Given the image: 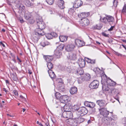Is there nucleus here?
I'll return each mask as SVG.
<instances>
[{
  "mask_svg": "<svg viewBox=\"0 0 126 126\" xmlns=\"http://www.w3.org/2000/svg\"><path fill=\"white\" fill-rule=\"evenodd\" d=\"M36 22L38 26L37 28H39L41 30H43L45 28V25L41 17H40L37 18Z\"/></svg>",
  "mask_w": 126,
  "mask_h": 126,
  "instance_id": "nucleus-1",
  "label": "nucleus"
},
{
  "mask_svg": "<svg viewBox=\"0 0 126 126\" xmlns=\"http://www.w3.org/2000/svg\"><path fill=\"white\" fill-rule=\"evenodd\" d=\"M76 111L79 113L80 116H83L86 114L88 112V110L85 107H81L76 109Z\"/></svg>",
  "mask_w": 126,
  "mask_h": 126,
  "instance_id": "nucleus-2",
  "label": "nucleus"
},
{
  "mask_svg": "<svg viewBox=\"0 0 126 126\" xmlns=\"http://www.w3.org/2000/svg\"><path fill=\"white\" fill-rule=\"evenodd\" d=\"M112 119L110 117H108L107 116L103 117L102 119L103 122L106 124V126H110V123Z\"/></svg>",
  "mask_w": 126,
  "mask_h": 126,
  "instance_id": "nucleus-3",
  "label": "nucleus"
},
{
  "mask_svg": "<svg viewBox=\"0 0 126 126\" xmlns=\"http://www.w3.org/2000/svg\"><path fill=\"white\" fill-rule=\"evenodd\" d=\"M79 22L80 25L84 27L88 26L90 23L89 20L86 18H82Z\"/></svg>",
  "mask_w": 126,
  "mask_h": 126,
  "instance_id": "nucleus-4",
  "label": "nucleus"
},
{
  "mask_svg": "<svg viewBox=\"0 0 126 126\" xmlns=\"http://www.w3.org/2000/svg\"><path fill=\"white\" fill-rule=\"evenodd\" d=\"M99 84V81L96 80H94L90 84L89 87L92 89H95L98 87Z\"/></svg>",
  "mask_w": 126,
  "mask_h": 126,
  "instance_id": "nucleus-5",
  "label": "nucleus"
},
{
  "mask_svg": "<svg viewBox=\"0 0 126 126\" xmlns=\"http://www.w3.org/2000/svg\"><path fill=\"white\" fill-rule=\"evenodd\" d=\"M99 110L100 114L104 117L108 116L109 114V112L105 108H102Z\"/></svg>",
  "mask_w": 126,
  "mask_h": 126,
  "instance_id": "nucleus-6",
  "label": "nucleus"
},
{
  "mask_svg": "<svg viewBox=\"0 0 126 126\" xmlns=\"http://www.w3.org/2000/svg\"><path fill=\"white\" fill-rule=\"evenodd\" d=\"M69 97L67 95H62L60 99V100L61 103H65L68 102Z\"/></svg>",
  "mask_w": 126,
  "mask_h": 126,
  "instance_id": "nucleus-7",
  "label": "nucleus"
},
{
  "mask_svg": "<svg viewBox=\"0 0 126 126\" xmlns=\"http://www.w3.org/2000/svg\"><path fill=\"white\" fill-rule=\"evenodd\" d=\"M45 33L43 31V30L39 28H36L35 30V34L38 36H40L45 34Z\"/></svg>",
  "mask_w": 126,
  "mask_h": 126,
  "instance_id": "nucleus-8",
  "label": "nucleus"
},
{
  "mask_svg": "<svg viewBox=\"0 0 126 126\" xmlns=\"http://www.w3.org/2000/svg\"><path fill=\"white\" fill-rule=\"evenodd\" d=\"M82 4V2L81 0H76L73 7L75 8H78L80 7Z\"/></svg>",
  "mask_w": 126,
  "mask_h": 126,
  "instance_id": "nucleus-9",
  "label": "nucleus"
},
{
  "mask_svg": "<svg viewBox=\"0 0 126 126\" xmlns=\"http://www.w3.org/2000/svg\"><path fill=\"white\" fill-rule=\"evenodd\" d=\"M75 46L73 44H71L67 45L65 47V50L68 52L72 51L75 48Z\"/></svg>",
  "mask_w": 126,
  "mask_h": 126,
  "instance_id": "nucleus-10",
  "label": "nucleus"
},
{
  "mask_svg": "<svg viewBox=\"0 0 126 126\" xmlns=\"http://www.w3.org/2000/svg\"><path fill=\"white\" fill-rule=\"evenodd\" d=\"M69 123L72 126H77L78 124L77 118L73 119L70 120Z\"/></svg>",
  "mask_w": 126,
  "mask_h": 126,
  "instance_id": "nucleus-11",
  "label": "nucleus"
},
{
  "mask_svg": "<svg viewBox=\"0 0 126 126\" xmlns=\"http://www.w3.org/2000/svg\"><path fill=\"white\" fill-rule=\"evenodd\" d=\"M68 58L70 59L73 60H75L77 59L76 54L72 52L69 53Z\"/></svg>",
  "mask_w": 126,
  "mask_h": 126,
  "instance_id": "nucleus-12",
  "label": "nucleus"
},
{
  "mask_svg": "<svg viewBox=\"0 0 126 126\" xmlns=\"http://www.w3.org/2000/svg\"><path fill=\"white\" fill-rule=\"evenodd\" d=\"M76 44L79 47H81L84 45L83 41L79 39H76L75 41Z\"/></svg>",
  "mask_w": 126,
  "mask_h": 126,
  "instance_id": "nucleus-13",
  "label": "nucleus"
},
{
  "mask_svg": "<svg viewBox=\"0 0 126 126\" xmlns=\"http://www.w3.org/2000/svg\"><path fill=\"white\" fill-rule=\"evenodd\" d=\"M78 63L79 66L81 68L84 66L85 63L84 60L82 59H80L79 60Z\"/></svg>",
  "mask_w": 126,
  "mask_h": 126,
  "instance_id": "nucleus-14",
  "label": "nucleus"
},
{
  "mask_svg": "<svg viewBox=\"0 0 126 126\" xmlns=\"http://www.w3.org/2000/svg\"><path fill=\"white\" fill-rule=\"evenodd\" d=\"M78 91L77 88L76 87H73L71 88L70 90V92L72 94H76Z\"/></svg>",
  "mask_w": 126,
  "mask_h": 126,
  "instance_id": "nucleus-15",
  "label": "nucleus"
},
{
  "mask_svg": "<svg viewBox=\"0 0 126 126\" xmlns=\"http://www.w3.org/2000/svg\"><path fill=\"white\" fill-rule=\"evenodd\" d=\"M64 3V2L63 0H61L58 1L57 4L59 7L61 9H63L64 8L63 6Z\"/></svg>",
  "mask_w": 126,
  "mask_h": 126,
  "instance_id": "nucleus-16",
  "label": "nucleus"
},
{
  "mask_svg": "<svg viewBox=\"0 0 126 126\" xmlns=\"http://www.w3.org/2000/svg\"><path fill=\"white\" fill-rule=\"evenodd\" d=\"M54 54L57 58H60L62 56L61 51L56 49L54 51Z\"/></svg>",
  "mask_w": 126,
  "mask_h": 126,
  "instance_id": "nucleus-17",
  "label": "nucleus"
},
{
  "mask_svg": "<svg viewBox=\"0 0 126 126\" xmlns=\"http://www.w3.org/2000/svg\"><path fill=\"white\" fill-rule=\"evenodd\" d=\"M96 103L100 107H102L105 105V101L103 100H99L97 101Z\"/></svg>",
  "mask_w": 126,
  "mask_h": 126,
  "instance_id": "nucleus-18",
  "label": "nucleus"
},
{
  "mask_svg": "<svg viewBox=\"0 0 126 126\" xmlns=\"http://www.w3.org/2000/svg\"><path fill=\"white\" fill-rule=\"evenodd\" d=\"M71 72L72 73H75L76 74L77 73L80 75H83L84 73L83 70L82 69H80L78 71L77 70L76 72V70H75V71H71Z\"/></svg>",
  "mask_w": 126,
  "mask_h": 126,
  "instance_id": "nucleus-19",
  "label": "nucleus"
},
{
  "mask_svg": "<svg viewBox=\"0 0 126 126\" xmlns=\"http://www.w3.org/2000/svg\"><path fill=\"white\" fill-rule=\"evenodd\" d=\"M102 89L103 91H107L108 93H110V89L109 88L107 85H103L102 86Z\"/></svg>",
  "mask_w": 126,
  "mask_h": 126,
  "instance_id": "nucleus-20",
  "label": "nucleus"
},
{
  "mask_svg": "<svg viewBox=\"0 0 126 126\" xmlns=\"http://www.w3.org/2000/svg\"><path fill=\"white\" fill-rule=\"evenodd\" d=\"M110 94L111 95H114L117 94L118 93V90L115 89H113L111 90H110Z\"/></svg>",
  "mask_w": 126,
  "mask_h": 126,
  "instance_id": "nucleus-21",
  "label": "nucleus"
},
{
  "mask_svg": "<svg viewBox=\"0 0 126 126\" xmlns=\"http://www.w3.org/2000/svg\"><path fill=\"white\" fill-rule=\"evenodd\" d=\"M58 89L61 92H63L65 90L63 84L58 85Z\"/></svg>",
  "mask_w": 126,
  "mask_h": 126,
  "instance_id": "nucleus-22",
  "label": "nucleus"
},
{
  "mask_svg": "<svg viewBox=\"0 0 126 126\" xmlns=\"http://www.w3.org/2000/svg\"><path fill=\"white\" fill-rule=\"evenodd\" d=\"M48 73L49 77L51 78L52 79L55 77V75L52 70H48Z\"/></svg>",
  "mask_w": 126,
  "mask_h": 126,
  "instance_id": "nucleus-23",
  "label": "nucleus"
},
{
  "mask_svg": "<svg viewBox=\"0 0 126 126\" xmlns=\"http://www.w3.org/2000/svg\"><path fill=\"white\" fill-rule=\"evenodd\" d=\"M109 80L110 81V82H109V81L110 82V81H109L108 80V81H107V84H108L110 86H113L115 85L116 84L115 82L112 80L111 79H109Z\"/></svg>",
  "mask_w": 126,
  "mask_h": 126,
  "instance_id": "nucleus-24",
  "label": "nucleus"
},
{
  "mask_svg": "<svg viewBox=\"0 0 126 126\" xmlns=\"http://www.w3.org/2000/svg\"><path fill=\"white\" fill-rule=\"evenodd\" d=\"M90 14V13L89 12L86 13L85 12L83 13H81L80 14V16L81 17V18H85V17H87Z\"/></svg>",
  "mask_w": 126,
  "mask_h": 126,
  "instance_id": "nucleus-25",
  "label": "nucleus"
},
{
  "mask_svg": "<svg viewBox=\"0 0 126 126\" xmlns=\"http://www.w3.org/2000/svg\"><path fill=\"white\" fill-rule=\"evenodd\" d=\"M107 21L110 23L113 22L114 21V18L112 16H107Z\"/></svg>",
  "mask_w": 126,
  "mask_h": 126,
  "instance_id": "nucleus-26",
  "label": "nucleus"
},
{
  "mask_svg": "<svg viewBox=\"0 0 126 126\" xmlns=\"http://www.w3.org/2000/svg\"><path fill=\"white\" fill-rule=\"evenodd\" d=\"M60 40L62 42H64L67 40V37L63 36H60L59 37Z\"/></svg>",
  "mask_w": 126,
  "mask_h": 126,
  "instance_id": "nucleus-27",
  "label": "nucleus"
},
{
  "mask_svg": "<svg viewBox=\"0 0 126 126\" xmlns=\"http://www.w3.org/2000/svg\"><path fill=\"white\" fill-rule=\"evenodd\" d=\"M24 2L27 6L30 7L33 5V4L31 3L29 0H24Z\"/></svg>",
  "mask_w": 126,
  "mask_h": 126,
  "instance_id": "nucleus-28",
  "label": "nucleus"
},
{
  "mask_svg": "<svg viewBox=\"0 0 126 126\" xmlns=\"http://www.w3.org/2000/svg\"><path fill=\"white\" fill-rule=\"evenodd\" d=\"M70 107H69V106L67 105V104H66L64 107V110L65 111H70Z\"/></svg>",
  "mask_w": 126,
  "mask_h": 126,
  "instance_id": "nucleus-29",
  "label": "nucleus"
},
{
  "mask_svg": "<svg viewBox=\"0 0 126 126\" xmlns=\"http://www.w3.org/2000/svg\"><path fill=\"white\" fill-rule=\"evenodd\" d=\"M31 15L30 13H28L25 14L24 17L26 19L29 20L31 18Z\"/></svg>",
  "mask_w": 126,
  "mask_h": 126,
  "instance_id": "nucleus-30",
  "label": "nucleus"
},
{
  "mask_svg": "<svg viewBox=\"0 0 126 126\" xmlns=\"http://www.w3.org/2000/svg\"><path fill=\"white\" fill-rule=\"evenodd\" d=\"M64 45L63 44H61L56 49L61 51L64 48Z\"/></svg>",
  "mask_w": 126,
  "mask_h": 126,
  "instance_id": "nucleus-31",
  "label": "nucleus"
},
{
  "mask_svg": "<svg viewBox=\"0 0 126 126\" xmlns=\"http://www.w3.org/2000/svg\"><path fill=\"white\" fill-rule=\"evenodd\" d=\"M67 112V118L70 119L72 118L73 117V114L70 111H68Z\"/></svg>",
  "mask_w": 126,
  "mask_h": 126,
  "instance_id": "nucleus-32",
  "label": "nucleus"
},
{
  "mask_svg": "<svg viewBox=\"0 0 126 126\" xmlns=\"http://www.w3.org/2000/svg\"><path fill=\"white\" fill-rule=\"evenodd\" d=\"M55 96L56 98L60 100V99L62 95H61V94L58 92H56L55 94Z\"/></svg>",
  "mask_w": 126,
  "mask_h": 126,
  "instance_id": "nucleus-33",
  "label": "nucleus"
},
{
  "mask_svg": "<svg viewBox=\"0 0 126 126\" xmlns=\"http://www.w3.org/2000/svg\"><path fill=\"white\" fill-rule=\"evenodd\" d=\"M12 78L14 81H16L18 79L15 73H14L12 74Z\"/></svg>",
  "mask_w": 126,
  "mask_h": 126,
  "instance_id": "nucleus-34",
  "label": "nucleus"
},
{
  "mask_svg": "<svg viewBox=\"0 0 126 126\" xmlns=\"http://www.w3.org/2000/svg\"><path fill=\"white\" fill-rule=\"evenodd\" d=\"M53 65L52 63L50 62H48V68L49 70H50L51 69L53 68Z\"/></svg>",
  "mask_w": 126,
  "mask_h": 126,
  "instance_id": "nucleus-35",
  "label": "nucleus"
},
{
  "mask_svg": "<svg viewBox=\"0 0 126 126\" xmlns=\"http://www.w3.org/2000/svg\"><path fill=\"white\" fill-rule=\"evenodd\" d=\"M100 20L101 22L106 23H107V16L106 17H104L102 19V18L101 17Z\"/></svg>",
  "mask_w": 126,
  "mask_h": 126,
  "instance_id": "nucleus-36",
  "label": "nucleus"
},
{
  "mask_svg": "<svg viewBox=\"0 0 126 126\" xmlns=\"http://www.w3.org/2000/svg\"><path fill=\"white\" fill-rule=\"evenodd\" d=\"M77 119L78 124L81 123L84 121V119L82 118L79 117L77 118Z\"/></svg>",
  "mask_w": 126,
  "mask_h": 126,
  "instance_id": "nucleus-37",
  "label": "nucleus"
},
{
  "mask_svg": "<svg viewBox=\"0 0 126 126\" xmlns=\"http://www.w3.org/2000/svg\"><path fill=\"white\" fill-rule=\"evenodd\" d=\"M67 112L64 111L62 114V115L63 117L67 118Z\"/></svg>",
  "mask_w": 126,
  "mask_h": 126,
  "instance_id": "nucleus-38",
  "label": "nucleus"
},
{
  "mask_svg": "<svg viewBox=\"0 0 126 126\" xmlns=\"http://www.w3.org/2000/svg\"><path fill=\"white\" fill-rule=\"evenodd\" d=\"M113 5L115 7H116L117 6L118 4V0H113Z\"/></svg>",
  "mask_w": 126,
  "mask_h": 126,
  "instance_id": "nucleus-39",
  "label": "nucleus"
},
{
  "mask_svg": "<svg viewBox=\"0 0 126 126\" xmlns=\"http://www.w3.org/2000/svg\"><path fill=\"white\" fill-rule=\"evenodd\" d=\"M53 59V57L52 55H48V61L49 62L52 61Z\"/></svg>",
  "mask_w": 126,
  "mask_h": 126,
  "instance_id": "nucleus-40",
  "label": "nucleus"
},
{
  "mask_svg": "<svg viewBox=\"0 0 126 126\" xmlns=\"http://www.w3.org/2000/svg\"><path fill=\"white\" fill-rule=\"evenodd\" d=\"M120 70L121 72V73L120 75V77L121 79L123 78L125 76V74L122 71L121 69Z\"/></svg>",
  "mask_w": 126,
  "mask_h": 126,
  "instance_id": "nucleus-41",
  "label": "nucleus"
},
{
  "mask_svg": "<svg viewBox=\"0 0 126 126\" xmlns=\"http://www.w3.org/2000/svg\"><path fill=\"white\" fill-rule=\"evenodd\" d=\"M54 0H48V4L50 5H52Z\"/></svg>",
  "mask_w": 126,
  "mask_h": 126,
  "instance_id": "nucleus-42",
  "label": "nucleus"
},
{
  "mask_svg": "<svg viewBox=\"0 0 126 126\" xmlns=\"http://www.w3.org/2000/svg\"><path fill=\"white\" fill-rule=\"evenodd\" d=\"M53 38L51 32L50 33H48V39H51Z\"/></svg>",
  "mask_w": 126,
  "mask_h": 126,
  "instance_id": "nucleus-43",
  "label": "nucleus"
},
{
  "mask_svg": "<svg viewBox=\"0 0 126 126\" xmlns=\"http://www.w3.org/2000/svg\"><path fill=\"white\" fill-rule=\"evenodd\" d=\"M57 81L58 83H61V84H63V82L62 79L59 78L58 79Z\"/></svg>",
  "mask_w": 126,
  "mask_h": 126,
  "instance_id": "nucleus-44",
  "label": "nucleus"
},
{
  "mask_svg": "<svg viewBox=\"0 0 126 126\" xmlns=\"http://www.w3.org/2000/svg\"><path fill=\"white\" fill-rule=\"evenodd\" d=\"M13 93L16 96H17L18 95V92L16 90H14L13 91Z\"/></svg>",
  "mask_w": 126,
  "mask_h": 126,
  "instance_id": "nucleus-45",
  "label": "nucleus"
},
{
  "mask_svg": "<svg viewBox=\"0 0 126 126\" xmlns=\"http://www.w3.org/2000/svg\"><path fill=\"white\" fill-rule=\"evenodd\" d=\"M43 57L44 59L46 61V62H47L46 64L47 65V55H44L43 54Z\"/></svg>",
  "mask_w": 126,
  "mask_h": 126,
  "instance_id": "nucleus-46",
  "label": "nucleus"
},
{
  "mask_svg": "<svg viewBox=\"0 0 126 126\" xmlns=\"http://www.w3.org/2000/svg\"><path fill=\"white\" fill-rule=\"evenodd\" d=\"M52 34V35L53 37H56L57 36V34L55 32H51Z\"/></svg>",
  "mask_w": 126,
  "mask_h": 126,
  "instance_id": "nucleus-47",
  "label": "nucleus"
},
{
  "mask_svg": "<svg viewBox=\"0 0 126 126\" xmlns=\"http://www.w3.org/2000/svg\"><path fill=\"white\" fill-rule=\"evenodd\" d=\"M85 60L88 63H90L91 62V59L88 58H85Z\"/></svg>",
  "mask_w": 126,
  "mask_h": 126,
  "instance_id": "nucleus-48",
  "label": "nucleus"
},
{
  "mask_svg": "<svg viewBox=\"0 0 126 126\" xmlns=\"http://www.w3.org/2000/svg\"><path fill=\"white\" fill-rule=\"evenodd\" d=\"M126 10V5H125L124 6L123 8V9L122 10V11L123 12H125Z\"/></svg>",
  "mask_w": 126,
  "mask_h": 126,
  "instance_id": "nucleus-49",
  "label": "nucleus"
},
{
  "mask_svg": "<svg viewBox=\"0 0 126 126\" xmlns=\"http://www.w3.org/2000/svg\"><path fill=\"white\" fill-rule=\"evenodd\" d=\"M114 53L116 54L118 56H122V55L121 54H120L118 53L117 52H116L115 51H114Z\"/></svg>",
  "mask_w": 126,
  "mask_h": 126,
  "instance_id": "nucleus-50",
  "label": "nucleus"
},
{
  "mask_svg": "<svg viewBox=\"0 0 126 126\" xmlns=\"http://www.w3.org/2000/svg\"><path fill=\"white\" fill-rule=\"evenodd\" d=\"M95 60L94 59V60H91V62L90 63L94 64L95 63Z\"/></svg>",
  "mask_w": 126,
  "mask_h": 126,
  "instance_id": "nucleus-51",
  "label": "nucleus"
},
{
  "mask_svg": "<svg viewBox=\"0 0 126 126\" xmlns=\"http://www.w3.org/2000/svg\"><path fill=\"white\" fill-rule=\"evenodd\" d=\"M100 70L99 68L98 67H96L94 69L93 71H94L96 72L97 71H98L99 70Z\"/></svg>",
  "mask_w": 126,
  "mask_h": 126,
  "instance_id": "nucleus-52",
  "label": "nucleus"
},
{
  "mask_svg": "<svg viewBox=\"0 0 126 126\" xmlns=\"http://www.w3.org/2000/svg\"><path fill=\"white\" fill-rule=\"evenodd\" d=\"M94 28L100 30L101 28V27L100 26H98L97 25Z\"/></svg>",
  "mask_w": 126,
  "mask_h": 126,
  "instance_id": "nucleus-53",
  "label": "nucleus"
},
{
  "mask_svg": "<svg viewBox=\"0 0 126 126\" xmlns=\"http://www.w3.org/2000/svg\"><path fill=\"white\" fill-rule=\"evenodd\" d=\"M10 52V54L11 56L14 58H15V54H14L11 53V52Z\"/></svg>",
  "mask_w": 126,
  "mask_h": 126,
  "instance_id": "nucleus-54",
  "label": "nucleus"
},
{
  "mask_svg": "<svg viewBox=\"0 0 126 126\" xmlns=\"http://www.w3.org/2000/svg\"><path fill=\"white\" fill-rule=\"evenodd\" d=\"M90 104L91 105V108H94L95 105V104L94 103H90Z\"/></svg>",
  "mask_w": 126,
  "mask_h": 126,
  "instance_id": "nucleus-55",
  "label": "nucleus"
},
{
  "mask_svg": "<svg viewBox=\"0 0 126 126\" xmlns=\"http://www.w3.org/2000/svg\"><path fill=\"white\" fill-rule=\"evenodd\" d=\"M87 77V78H88L87 79L88 80L89 79H90L91 78L90 75L89 74H86V76L85 77Z\"/></svg>",
  "mask_w": 126,
  "mask_h": 126,
  "instance_id": "nucleus-56",
  "label": "nucleus"
},
{
  "mask_svg": "<svg viewBox=\"0 0 126 126\" xmlns=\"http://www.w3.org/2000/svg\"><path fill=\"white\" fill-rule=\"evenodd\" d=\"M102 35L106 37H108V34H107L106 33L104 32H103L102 33Z\"/></svg>",
  "mask_w": 126,
  "mask_h": 126,
  "instance_id": "nucleus-57",
  "label": "nucleus"
},
{
  "mask_svg": "<svg viewBox=\"0 0 126 126\" xmlns=\"http://www.w3.org/2000/svg\"><path fill=\"white\" fill-rule=\"evenodd\" d=\"M0 45L2 46V47H5V45H4V44L2 43V42H0Z\"/></svg>",
  "mask_w": 126,
  "mask_h": 126,
  "instance_id": "nucleus-58",
  "label": "nucleus"
},
{
  "mask_svg": "<svg viewBox=\"0 0 126 126\" xmlns=\"http://www.w3.org/2000/svg\"><path fill=\"white\" fill-rule=\"evenodd\" d=\"M92 109V110L93 112L94 113L96 111L95 109V108H93Z\"/></svg>",
  "mask_w": 126,
  "mask_h": 126,
  "instance_id": "nucleus-59",
  "label": "nucleus"
},
{
  "mask_svg": "<svg viewBox=\"0 0 126 126\" xmlns=\"http://www.w3.org/2000/svg\"><path fill=\"white\" fill-rule=\"evenodd\" d=\"M19 20L21 23H23L24 22V21L23 20L22 18H19Z\"/></svg>",
  "mask_w": 126,
  "mask_h": 126,
  "instance_id": "nucleus-60",
  "label": "nucleus"
},
{
  "mask_svg": "<svg viewBox=\"0 0 126 126\" xmlns=\"http://www.w3.org/2000/svg\"><path fill=\"white\" fill-rule=\"evenodd\" d=\"M113 28L114 27L112 26L110 29H109L108 30V31H112L113 30Z\"/></svg>",
  "mask_w": 126,
  "mask_h": 126,
  "instance_id": "nucleus-61",
  "label": "nucleus"
},
{
  "mask_svg": "<svg viewBox=\"0 0 126 126\" xmlns=\"http://www.w3.org/2000/svg\"><path fill=\"white\" fill-rule=\"evenodd\" d=\"M36 123L37 124H38L39 125L41 126H43L42 124L41 123H39L38 121H37L36 122Z\"/></svg>",
  "mask_w": 126,
  "mask_h": 126,
  "instance_id": "nucleus-62",
  "label": "nucleus"
},
{
  "mask_svg": "<svg viewBox=\"0 0 126 126\" xmlns=\"http://www.w3.org/2000/svg\"><path fill=\"white\" fill-rule=\"evenodd\" d=\"M115 124L114 122H112L111 123V126H115Z\"/></svg>",
  "mask_w": 126,
  "mask_h": 126,
  "instance_id": "nucleus-63",
  "label": "nucleus"
},
{
  "mask_svg": "<svg viewBox=\"0 0 126 126\" xmlns=\"http://www.w3.org/2000/svg\"><path fill=\"white\" fill-rule=\"evenodd\" d=\"M112 40H111V39H109V40H108V42L110 43H111L112 42Z\"/></svg>",
  "mask_w": 126,
  "mask_h": 126,
  "instance_id": "nucleus-64",
  "label": "nucleus"
}]
</instances>
